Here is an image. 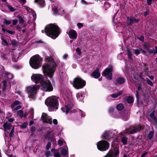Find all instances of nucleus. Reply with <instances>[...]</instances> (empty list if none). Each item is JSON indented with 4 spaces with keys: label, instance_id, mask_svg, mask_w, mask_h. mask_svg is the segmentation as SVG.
<instances>
[{
    "label": "nucleus",
    "instance_id": "338daca9",
    "mask_svg": "<svg viewBox=\"0 0 157 157\" xmlns=\"http://www.w3.org/2000/svg\"><path fill=\"white\" fill-rule=\"evenodd\" d=\"M17 93L21 97H23V96L22 95V93L21 91L18 90L17 92Z\"/></svg>",
    "mask_w": 157,
    "mask_h": 157
},
{
    "label": "nucleus",
    "instance_id": "bf43d9fd",
    "mask_svg": "<svg viewBox=\"0 0 157 157\" xmlns=\"http://www.w3.org/2000/svg\"><path fill=\"white\" fill-rule=\"evenodd\" d=\"M150 12V11L149 10H147V11L144 13V15L145 16H146L148 14H149V12Z\"/></svg>",
    "mask_w": 157,
    "mask_h": 157
},
{
    "label": "nucleus",
    "instance_id": "3c124183",
    "mask_svg": "<svg viewBox=\"0 0 157 157\" xmlns=\"http://www.w3.org/2000/svg\"><path fill=\"white\" fill-rule=\"evenodd\" d=\"M51 152L50 151H47L45 153V156L46 157H49L51 155Z\"/></svg>",
    "mask_w": 157,
    "mask_h": 157
},
{
    "label": "nucleus",
    "instance_id": "20e7f679",
    "mask_svg": "<svg viewBox=\"0 0 157 157\" xmlns=\"http://www.w3.org/2000/svg\"><path fill=\"white\" fill-rule=\"evenodd\" d=\"M45 103L48 107L56 109L59 104L58 98L56 96L48 97L46 99Z\"/></svg>",
    "mask_w": 157,
    "mask_h": 157
},
{
    "label": "nucleus",
    "instance_id": "9d476101",
    "mask_svg": "<svg viewBox=\"0 0 157 157\" xmlns=\"http://www.w3.org/2000/svg\"><path fill=\"white\" fill-rule=\"evenodd\" d=\"M119 154L118 148L117 147H113L111 149L109 150V153L104 157H118Z\"/></svg>",
    "mask_w": 157,
    "mask_h": 157
},
{
    "label": "nucleus",
    "instance_id": "2eb2a0df",
    "mask_svg": "<svg viewBox=\"0 0 157 157\" xmlns=\"http://www.w3.org/2000/svg\"><path fill=\"white\" fill-rule=\"evenodd\" d=\"M140 20L139 19H136L135 18L132 17H127V22L129 25H132L133 23H138Z\"/></svg>",
    "mask_w": 157,
    "mask_h": 157
},
{
    "label": "nucleus",
    "instance_id": "a18cd8bd",
    "mask_svg": "<svg viewBox=\"0 0 157 157\" xmlns=\"http://www.w3.org/2000/svg\"><path fill=\"white\" fill-rule=\"evenodd\" d=\"M144 46L145 49L147 50L150 48V46L148 43H145L144 45Z\"/></svg>",
    "mask_w": 157,
    "mask_h": 157
},
{
    "label": "nucleus",
    "instance_id": "2f4dec72",
    "mask_svg": "<svg viewBox=\"0 0 157 157\" xmlns=\"http://www.w3.org/2000/svg\"><path fill=\"white\" fill-rule=\"evenodd\" d=\"M1 39L2 41V43L5 46H8L9 44L8 42L3 37H2Z\"/></svg>",
    "mask_w": 157,
    "mask_h": 157
},
{
    "label": "nucleus",
    "instance_id": "f257e3e1",
    "mask_svg": "<svg viewBox=\"0 0 157 157\" xmlns=\"http://www.w3.org/2000/svg\"><path fill=\"white\" fill-rule=\"evenodd\" d=\"M45 60L48 63L43 66V71L45 76L49 77L51 80H52V76L55 71L56 66V64L51 57L46 56Z\"/></svg>",
    "mask_w": 157,
    "mask_h": 157
},
{
    "label": "nucleus",
    "instance_id": "e2e57ef3",
    "mask_svg": "<svg viewBox=\"0 0 157 157\" xmlns=\"http://www.w3.org/2000/svg\"><path fill=\"white\" fill-rule=\"evenodd\" d=\"M17 22L18 21L17 20H13V25H15L17 23Z\"/></svg>",
    "mask_w": 157,
    "mask_h": 157
},
{
    "label": "nucleus",
    "instance_id": "423d86ee",
    "mask_svg": "<svg viewBox=\"0 0 157 157\" xmlns=\"http://www.w3.org/2000/svg\"><path fill=\"white\" fill-rule=\"evenodd\" d=\"M85 82L80 78H76L74 80L73 86L76 89L82 88L85 86Z\"/></svg>",
    "mask_w": 157,
    "mask_h": 157
},
{
    "label": "nucleus",
    "instance_id": "b1692460",
    "mask_svg": "<svg viewBox=\"0 0 157 157\" xmlns=\"http://www.w3.org/2000/svg\"><path fill=\"white\" fill-rule=\"evenodd\" d=\"M125 81V79L123 77H119L117 78L116 83L117 84H124Z\"/></svg>",
    "mask_w": 157,
    "mask_h": 157
},
{
    "label": "nucleus",
    "instance_id": "dca6fc26",
    "mask_svg": "<svg viewBox=\"0 0 157 157\" xmlns=\"http://www.w3.org/2000/svg\"><path fill=\"white\" fill-rule=\"evenodd\" d=\"M68 35L71 39H76L77 37L76 32L73 29L70 30L68 32Z\"/></svg>",
    "mask_w": 157,
    "mask_h": 157
},
{
    "label": "nucleus",
    "instance_id": "5701e85b",
    "mask_svg": "<svg viewBox=\"0 0 157 157\" xmlns=\"http://www.w3.org/2000/svg\"><path fill=\"white\" fill-rule=\"evenodd\" d=\"M3 126L4 128L5 131L7 132H8L7 130L10 129L12 127L11 124L7 122L3 124Z\"/></svg>",
    "mask_w": 157,
    "mask_h": 157
},
{
    "label": "nucleus",
    "instance_id": "a211bd4d",
    "mask_svg": "<svg viewBox=\"0 0 157 157\" xmlns=\"http://www.w3.org/2000/svg\"><path fill=\"white\" fill-rule=\"evenodd\" d=\"M73 105L71 104L68 105H65L64 107H62L61 108V109L63 112H65L66 114L69 113L70 110L72 108Z\"/></svg>",
    "mask_w": 157,
    "mask_h": 157
},
{
    "label": "nucleus",
    "instance_id": "6ab92c4d",
    "mask_svg": "<svg viewBox=\"0 0 157 157\" xmlns=\"http://www.w3.org/2000/svg\"><path fill=\"white\" fill-rule=\"evenodd\" d=\"M84 93L83 92H81L76 94V97L79 101H82L84 98Z\"/></svg>",
    "mask_w": 157,
    "mask_h": 157
},
{
    "label": "nucleus",
    "instance_id": "aec40b11",
    "mask_svg": "<svg viewBox=\"0 0 157 157\" xmlns=\"http://www.w3.org/2000/svg\"><path fill=\"white\" fill-rule=\"evenodd\" d=\"M92 76L95 78H99L100 76V73L99 72V69L97 68L92 73Z\"/></svg>",
    "mask_w": 157,
    "mask_h": 157
},
{
    "label": "nucleus",
    "instance_id": "c756f323",
    "mask_svg": "<svg viewBox=\"0 0 157 157\" xmlns=\"http://www.w3.org/2000/svg\"><path fill=\"white\" fill-rule=\"evenodd\" d=\"M127 102L129 104H131L133 102V98L131 96L128 97L126 99Z\"/></svg>",
    "mask_w": 157,
    "mask_h": 157
},
{
    "label": "nucleus",
    "instance_id": "8fccbe9b",
    "mask_svg": "<svg viewBox=\"0 0 157 157\" xmlns=\"http://www.w3.org/2000/svg\"><path fill=\"white\" fill-rule=\"evenodd\" d=\"M115 117L119 118L121 117V114L119 112H116L115 113Z\"/></svg>",
    "mask_w": 157,
    "mask_h": 157
},
{
    "label": "nucleus",
    "instance_id": "a19ab883",
    "mask_svg": "<svg viewBox=\"0 0 157 157\" xmlns=\"http://www.w3.org/2000/svg\"><path fill=\"white\" fill-rule=\"evenodd\" d=\"M28 124V123L25 122L24 123L21 125H20V126L21 128L24 129L26 128Z\"/></svg>",
    "mask_w": 157,
    "mask_h": 157
},
{
    "label": "nucleus",
    "instance_id": "72a5a7b5",
    "mask_svg": "<svg viewBox=\"0 0 157 157\" xmlns=\"http://www.w3.org/2000/svg\"><path fill=\"white\" fill-rule=\"evenodd\" d=\"M121 141L124 145L127 144V138L125 137H123L121 139Z\"/></svg>",
    "mask_w": 157,
    "mask_h": 157
},
{
    "label": "nucleus",
    "instance_id": "c85d7f7f",
    "mask_svg": "<svg viewBox=\"0 0 157 157\" xmlns=\"http://www.w3.org/2000/svg\"><path fill=\"white\" fill-rule=\"evenodd\" d=\"M21 102L18 100L15 101L11 105V107L12 108L15 107V106L20 105Z\"/></svg>",
    "mask_w": 157,
    "mask_h": 157
},
{
    "label": "nucleus",
    "instance_id": "393cba45",
    "mask_svg": "<svg viewBox=\"0 0 157 157\" xmlns=\"http://www.w3.org/2000/svg\"><path fill=\"white\" fill-rule=\"evenodd\" d=\"M52 8L54 13L55 14L60 12V9H59V7L57 6H55L53 4L52 6Z\"/></svg>",
    "mask_w": 157,
    "mask_h": 157
},
{
    "label": "nucleus",
    "instance_id": "7c9ffc66",
    "mask_svg": "<svg viewBox=\"0 0 157 157\" xmlns=\"http://www.w3.org/2000/svg\"><path fill=\"white\" fill-rule=\"evenodd\" d=\"M124 108V106L123 104L120 103L117 105L116 106L117 109L118 110H121Z\"/></svg>",
    "mask_w": 157,
    "mask_h": 157
},
{
    "label": "nucleus",
    "instance_id": "ddd939ff",
    "mask_svg": "<svg viewBox=\"0 0 157 157\" xmlns=\"http://www.w3.org/2000/svg\"><path fill=\"white\" fill-rule=\"evenodd\" d=\"M41 118L44 122L48 123L50 124H52V118L46 113H43Z\"/></svg>",
    "mask_w": 157,
    "mask_h": 157
},
{
    "label": "nucleus",
    "instance_id": "69168bd1",
    "mask_svg": "<svg viewBox=\"0 0 157 157\" xmlns=\"http://www.w3.org/2000/svg\"><path fill=\"white\" fill-rule=\"evenodd\" d=\"M81 3L84 5H86L87 4V2L85 1L84 0H82L81 1Z\"/></svg>",
    "mask_w": 157,
    "mask_h": 157
},
{
    "label": "nucleus",
    "instance_id": "4be33fe9",
    "mask_svg": "<svg viewBox=\"0 0 157 157\" xmlns=\"http://www.w3.org/2000/svg\"><path fill=\"white\" fill-rule=\"evenodd\" d=\"M112 132L111 131L105 132L102 135V137L104 139L109 140V137L111 136Z\"/></svg>",
    "mask_w": 157,
    "mask_h": 157
},
{
    "label": "nucleus",
    "instance_id": "473e14b6",
    "mask_svg": "<svg viewBox=\"0 0 157 157\" xmlns=\"http://www.w3.org/2000/svg\"><path fill=\"white\" fill-rule=\"evenodd\" d=\"M127 51L128 58L130 59H132V55L130 49L127 48Z\"/></svg>",
    "mask_w": 157,
    "mask_h": 157
},
{
    "label": "nucleus",
    "instance_id": "09e8293b",
    "mask_svg": "<svg viewBox=\"0 0 157 157\" xmlns=\"http://www.w3.org/2000/svg\"><path fill=\"white\" fill-rule=\"evenodd\" d=\"M76 52L77 54L79 55H80L82 53L81 49L79 48H78L76 49Z\"/></svg>",
    "mask_w": 157,
    "mask_h": 157
},
{
    "label": "nucleus",
    "instance_id": "c9c22d12",
    "mask_svg": "<svg viewBox=\"0 0 157 157\" xmlns=\"http://www.w3.org/2000/svg\"><path fill=\"white\" fill-rule=\"evenodd\" d=\"M3 83V88H2V90L3 91H5L6 89V87L7 86V82L4 80L2 82Z\"/></svg>",
    "mask_w": 157,
    "mask_h": 157
},
{
    "label": "nucleus",
    "instance_id": "7ed1b4c3",
    "mask_svg": "<svg viewBox=\"0 0 157 157\" xmlns=\"http://www.w3.org/2000/svg\"><path fill=\"white\" fill-rule=\"evenodd\" d=\"M42 61V58L39 55H36L30 58L29 64L32 68L34 69H37L41 66Z\"/></svg>",
    "mask_w": 157,
    "mask_h": 157
},
{
    "label": "nucleus",
    "instance_id": "5fc2aeb1",
    "mask_svg": "<svg viewBox=\"0 0 157 157\" xmlns=\"http://www.w3.org/2000/svg\"><path fill=\"white\" fill-rule=\"evenodd\" d=\"M14 132V128L13 127L12 129L11 132L10 133L9 136L10 137H12L13 136V133Z\"/></svg>",
    "mask_w": 157,
    "mask_h": 157
},
{
    "label": "nucleus",
    "instance_id": "4d7b16f0",
    "mask_svg": "<svg viewBox=\"0 0 157 157\" xmlns=\"http://www.w3.org/2000/svg\"><path fill=\"white\" fill-rule=\"evenodd\" d=\"M54 157H61L60 155L58 152L55 153L54 154Z\"/></svg>",
    "mask_w": 157,
    "mask_h": 157
},
{
    "label": "nucleus",
    "instance_id": "9b49d317",
    "mask_svg": "<svg viewBox=\"0 0 157 157\" xmlns=\"http://www.w3.org/2000/svg\"><path fill=\"white\" fill-rule=\"evenodd\" d=\"M43 76L40 74H34L31 76V79L36 83H41L43 80Z\"/></svg>",
    "mask_w": 157,
    "mask_h": 157
},
{
    "label": "nucleus",
    "instance_id": "de8ad7c7",
    "mask_svg": "<svg viewBox=\"0 0 157 157\" xmlns=\"http://www.w3.org/2000/svg\"><path fill=\"white\" fill-rule=\"evenodd\" d=\"M7 6L8 8L9 9V10L11 11H13L16 10L15 8H13L10 5H8Z\"/></svg>",
    "mask_w": 157,
    "mask_h": 157
},
{
    "label": "nucleus",
    "instance_id": "bb28decb",
    "mask_svg": "<svg viewBox=\"0 0 157 157\" xmlns=\"http://www.w3.org/2000/svg\"><path fill=\"white\" fill-rule=\"evenodd\" d=\"M150 117L152 119L153 121L155 122L154 124H157V119L155 117L154 114V111L152 112L150 115Z\"/></svg>",
    "mask_w": 157,
    "mask_h": 157
},
{
    "label": "nucleus",
    "instance_id": "58836bf2",
    "mask_svg": "<svg viewBox=\"0 0 157 157\" xmlns=\"http://www.w3.org/2000/svg\"><path fill=\"white\" fill-rule=\"evenodd\" d=\"M21 105H17L16 107H13V108H12V110L14 112H15L16 111L18 110V109H21Z\"/></svg>",
    "mask_w": 157,
    "mask_h": 157
},
{
    "label": "nucleus",
    "instance_id": "ea45409f",
    "mask_svg": "<svg viewBox=\"0 0 157 157\" xmlns=\"http://www.w3.org/2000/svg\"><path fill=\"white\" fill-rule=\"evenodd\" d=\"M17 113V115L20 117H22L24 116L23 111L21 110L18 111Z\"/></svg>",
    "mask_w": 157,
    "mask_h": 157
},
{
    "label": "nucleus",
    "instance_id": "e433bc0d",
    "mask_svg": "<svg viewBox=\"0 0 157 157\" xmlns=\"http://www.w3.org/2000/svg\"><path fill=\"white\" fill-rule=\"evenodd\" d=\"M154 135V132L152 131H150L148 135V138L149 139H151Z\"/></svg>",
    "mask_w": 157,
    "mask_h": 157
},
{
    "label": "nucleus",
    "instance_id": "f8f14e48",
    "mask_svg": "<svg viewBox=\"0 0 157 157\" xmlns=\"http://www.w3.org/2000/svg\"><path fill=\"white\" fill-rule=\"evenodd\" d=\"M52 131L53 130L52 128H50L48 130L46 133L44 135V137L48 139L49 140L51 141H54L55 140L54 133H52V135H50V134Z\"/></svg>",
    "mask_w": 157,
    "mask_h": 157
},
{
    "label": "nucleus",
    "instance_id": "0eeeda50",
    "mask_svg": "<svg viewBox=\"0 0 157 157\" xmlns=\"http://www.w3.org/2000/svg\"><path fill=\"white\" fill-rule=\"evenodd\" d=\"M97 145L98 149L101 151L107 150L109 147V143L105 140L98 141L97 143Z\"/></svg>",
    "mask_w": 157,
    "mask_h": 157
},
{
    "label": "nucleus",
    "instance_id": "6e6552de",
    "mask_svg": "<svg viewBox=\"0 0 157 157\" xmlns=\"http://www.w3.org/2000/svg\"><path fill=\"white\" fill-rule=\"evenodd\" d=\"M113 67L112 66L109 65L108 67L105 69L102 73L103 76H105L109 80H111L112 78V72Z\"/></svg>",
    "mask_w": 157,
    "mask_h": 157
},
{
    "label": "nucleus",
    "instance_id": "6e6d98bb",
    "mask_svg": "<svg viewBox=\"0 0 157 157\" xmlns=\"http://www.w3.org/2000/svg\"><path fill=\"white\" fill-rule=\"evenodd\" d=\"M77 25L78 26L79 29H80L83 26V24L82 23H78L77 24Z\"/></svg>",
    "mask_w": 157,
    "mask_h": 157
},
{
    "label": "nucleus",
    "instance_id": "680f3d73",
    "mask_svg": "<svg viewBox=\"0 0 157 157\" xmlns=\"http://www.w3.org/2000/svg\"><path fill=\"white\" fill-rule=\"evenodd\" d=\"M139 39L142 41H143L144 39V37L141 36L138 38Z\"/></svg>",
    "mask_w": 157,
    "mask_h": 157
},
{
    "label": "nucleus",
    "instance_id": "412c9836",
    "mask_svg": "<svg viewBox=\"0 0 157 157\" xmlns=\"http://www.w3.org/2000/svg\"><path fill=\"white\" fill-rule=\"evenodd\" d=\"M61 154L63 156H66L68 155V148L67 146H66L63 148H62L60 151Z\"/></svg>",
    "mask_w": 157,
    "mask_h": 157
},
{
    "label": "nucleus",
    "instance_id": "603ef678",
    "mask_svg": "<svg viewBox=\"0 0 157 157\" xmlns=\"http://www.w3.org/2000/svg\"><path fill=\"white\" fill-rule=\"evenodd\" d=\"M51 145V143L50 142H48L47 143V145L46 146V149L47 150H48L50 147Z\"/></svg>",
    "mask_w": 157,
    "mask_h": 157
},
{
    "label": "nucleus",
    "instance_id": "39448f33",
    "mask_svg": "<svg viewBox=\"0 0 157 157\" xmlns=\"http://www.w3.org/2000/svg\"><path fill=\"white\" fill-rule=\"evenodd\" d=\"M40 86L37 85H31L28 86L27 88V93L28 94L29 97L34 98L36 96V91L39 89Z\"/></svg>",
    "mask_w": 157,
    "mask_h": 157
},
{
    "label": "nucleus",
    "instance_id": "052dcab7",
    "mask_svg": "<svg viewBox=\"0 0 157 157\" xmlns=\"http://www.w3.org/2000/svg\"><path fill=\"white\" fill-rule=\"evenodd\" d=\"M114 110V108L113 107H110L109 109V112L110 113H112Z\"/></svg>",
    "mask_w": 157,
    "mask_h": 157
},
{
    "label": "nucleus",
    "instance_id": "a878e982",
    "mask_svg": "<svg viewBox=\"0 0 157 157\" xmlns=\"http://www.w3.org/2000/svg\"><path fill=\"white\" fill-rule=\"evenodd\" d=\"M6 78H8L9 79H12L13 78V75L8 72H5L3 73Z\"/></svg>",
    "mask_w": 157,
    "mask_h": 157
},
{
    "label": "nucleus",
    "instance_id": "4c0bfd02",
    "mask_svg": "<svg viewBox=\"0 0 157 157\" xmlns=\"http://www.w3.org/2000/svg\"><path fill=\"white\" fill-rule=\"evenodd\" d=\"M134 52V54L136 55H139L140 53L142 50L141 48H139L133 50Z\"/></svg>",
    "mask_w": 157,
    "mask_h": 157
},
{
    "label": "nucleus",
    "instance_id": "1a4fd4ad",
    "mask_svg": "<svg viewBox=\"0 0 157 157\" xmlns=\"http://www.w3.org/2000/svg\"><path fill=\"white\" fill-rule=\"evenodd\" d=\"M41 84V89L44 91L50 92L53 90L52 86L49 80L42 82Z\"/></svg>",
    "mask_w": 157,
    "mask_h": 157
},
{
    "label": "nucleus",
    "instance_id": "13d9d810",
    "mask_svg": "<svg viewBox=\"0 0 157 157\" xmlns=\"http://www.w3.org/2000/svg\"><path fill=\"white\" fill-rule=\"evenodd\" d=\"M147 51L149 53L153 54L154 55V50H152L149 49L147 50Z\"/></svg>",
    "mask_w": 157,
    "mask_h": 157
},
{
    "label": "nucleus",
    "instance_id": "4468645a",
    "mask_svg": "<svg viewBox=\"0 0 157 157\" xmlns=\"http://www.w3.org/2000/svg\"><path fill=\"white\" fill-rule=\"evenodd\" d=\"M141 128V127L139 125L136 127H132L129 129H128L125 132V133L127 134H132L136 132L137 130Z\"/></svg>",
    "mask_w": 157,
    "mask_h": 157
},
{
    "label": "nucleus",
    "instance_id": "37998d69",
    "mask_svg": "<svg viewBox=\"0 0 157 157\" xmlns=\"http://www.w3.org/2000/svg\"><path fill=\"white\" fill-rule=\"evenodd\" d=\"M2 30L3 32H6L7 33L11 34H13L14 33V32L13 31L9 30H6L5 28H2Z\"/></svg>",
    "mask_w": 157,
    "mask_h": 157
},
{
    "label": "nucleus",
    "instance_id": "774afa93",
    "mask_svg": "<svg viewBox=\"0 0 157 157\" xmlns=\"http://www.w3.org/2000/svg\"><path fill=\"white\" fill-rule=\"evenodd\" d=\"M157 54V46L155 47V50H154V55Z\"/></svg>",
    "mask_w": 157,
    "mask_h": 157
},
{
    "label": "nucleus",
    "instance_id": "49530a36",
    "mask_svg": "<svg viewBox=\"0 0 157 157\" xmlns=\"http://www.w3.org/2000/svg\"><path fill=\"white\" fill-rule=\"evenodd\" d=\"M11 42L13 47L15 48V47L17 46V43L16 41L12 40L11 41Z\"/></svg>",
    "mask_w": 157,
    "mask_h": 157
},
{
    "label": "nucleus",
    "instance_id": "f03ea898",
    "mask_svg": "<svg viewBox=\"0 0 157 157\" xmlns=\"http://www.w3.org/2000/svg\"><path fill=\"white\" fill-rule=\"evenodd\" d=\"M42 33L45 32L46 35L53 39L56 38L60 34V30L59 27L54 24H50L47 25L45 30H42Z\"/></svg>",
    "mask_w": 157,
    "mask_h": 157
},
{
    "label": "nucleus",
    "instance_id": "79ce46f5",
    "mask_svg": "<svg viewBox=\"0 0 157 157\" xmlns=\"http://www.w3.org/2000/svg\"><path fill=\"white\" fill-rule=\"evenodd\" d=\"M64 142L65 143L64 141L63 140L59 139L58 141V144L59 146H61L63 145ZM65 144H66V143H65Z\"/></svg>",
    "mask_w": 157,
    "mask_h": 157
},
{
    "label": "nucleus",
    "instance_id": "cd10ccee",
    "mask_svg": "<svg viewBox=\"0 0 157 157\" xmlns=\"http://www.w3.org/2000/svg\"><path fill=\"white\" fill-rule=\"evenodd\" d=\"M122 94V91H119L117 93L113 94L111 95V97L113 98H115L121 95Z\"/></svg>",
    "mask_w": 157,
    "mask_h": 157
},
{
    "label": "nucleus",
    "instance_id": "864d4df0",
    "mask_svg": "<svg viewBox=\"0 0 157 157\" xmlns=\"http://www.w3.org/2000/svg\"><path fill=\"white\" fill-rule=\"evenodd\" d=\"M4 23L6 25H8L11 23V21L10 20H5Z\"/></svg>",
    "mask_w": 157,
    "mask_h": 157
},
{
    "label": "nucleus",
    "instance_id": "f704fd0d",
    "mask_svg": "<svg viewBox=\"0 0 157 157\" xmlns=\"http://www.w3.org/2000/svg\"><path fill=\"white\" fill-rule=\"evenodd\" d=\"M35 2L38 3L41 6H43L44 4V0H35Z\"/></svg>",
    "mask_w": 157,
    "mask_h": 157
},
{
    "label": "nucleus",
    "instance_id": "f3484780",
    "mask_svg": "<svg viewBox=\"0 0 157 157\" xmlns=\"http://www.w3.org/2000/svg\"><path fill=\"white\" fill-rule=\"evenodd\" d=\"M25 9H26V10L30 14V16L31 17L32 15L33 17V21H34L36 18V15L35 13L33 10L31 9H30L29 7L24 6Z\"/></svg>",
    "mask_w": 157,
    "mask_h": 157
},
{
    "label": "nucleus",
    "instance_id": "c03bdc74",
    "mask_svg": "<svg viewBox=\"0 0 157 157\" xmlns=\"http://www.w3.org/2000/svg\"><path fill=\"white\" fill-rule=\"evenodd\" d=\"M146 81V82L147 84L150 85L151 86H153V84L152 82L149 79L147 78Z\"/></svg>",
    "mask_w": 157,
    "mask_h": 157
},
{
    "label": "nucleus",
    "instance_id": "0e129e2a",
    "mask_svg": "<svg viewBox=\"0 0 157 157\" xmlns=\"http://www.w3.org/2000/svg\"><path fill=\"white\" fill-rule=\"evenodd\" d=\"M53 123L55 125H56L58 124V121L56 119H54L53 121Z\"/></svg>",
    "mask_w": 157,
    "mask_h": 157
}]
</instances>
